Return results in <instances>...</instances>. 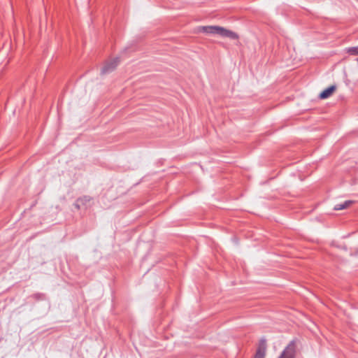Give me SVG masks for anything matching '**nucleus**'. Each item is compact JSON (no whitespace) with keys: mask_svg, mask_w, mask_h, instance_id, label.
<instances>
[{"mask_svg":"<svg viewBox=\"0 0 358 358\" xmlns=\"http://www.w3.org/2000/svg\"><path fill=\"white\" fill-rule=\"evenodd\" d=\"M265 355L259 352H256L254 358H264Z\"/></svg>","mask_w":358,"mask_h":358,"instance_id":"10","label":"nucleus"},{"mask_svg":"<svg viewBox=\"0 0 358 358\" xmlns=\"http://www.w3.org/2000/svg\"><path fill=\"white\" fill-rule=\"evenodd\" d=\"M353 203V201L348 200L345 201L343 203H338L334 206V210H341L345 208H348Z\"/></svg>","mask_w":358,"mask_h":358,"instance_id":"5","label":"nucleus"},{"mask_svg":"<svg viewBox=\"0 0 358 358\" xmlns=\"http://www.w3.org/2000/svg\"><path fill=\"white\" fill-rule=\"evenodd\" d=\"M119 58L116 57L105 63L103 68L101 69V74H107L115 69L119 64Z\"/></svg>","mask_w":358,"mask_h":358,"instance_id":"3","label":"nucleus"},{"mask_svg":"<svg viewBox=\"0 0 358 358\" xmlns=\"http://www.w3.org/2000/svg\"><path fill=\"white\" fill-rule=\"evenodd\" d=\"M31 297L36 300H43L45 298V296L44 294L42 293H36L34 294Z\"/></svg>","mask_w":358,"mask_h":358,"instance_id":"9","label":"nucleus"},{"mask_svg":"<svg viewBox=\"0 0 358 358\" xmlns=\"http://www.w3.org/2000/svg\"><path fill=\"white\" fill-rule=\"evenodd\" d=\"M198 31L208 34H217L234 40L238 38L236 33L219 26H202L198 28Z\"/></svg>","mask_w":358,"mask_h":358,"instance_id":"1","label":"nucleus"},{"mask_svg":"<svg viewBox=\"0 0 358 358\" xmlns=\"http://www.w3.org/2000/svg\"><path fill=\"white\" fill-rule=\"evenodd\" d=\"M90 201V198L88 197V196H83L82 198H79L77 199L76 203H75V206L78 208V209H80V203H84V202H87V201Z\"/></svg>","mask_w":358,"mask_h":358,"instance_id":"7","label":"nucleus"},{"mask_svg":"<svg viewBox=\"0 0 358 358\" xmlns=\"http://www.w3.org/2000/svg\"><path fill=\"white\" fill-rule=\"evenodd\" d=\"M266 339L262 338L259 341V347L256 352L262 353V355H266Z\"/></svg>","mask_w":358,"mask_h":358,"instance_id":"6","label":"nucleus"},{"mask_svg":"<svg viewBox=\"0 0 358 358\" xmlns=\"http://www.w3.org/2000/svg\"><path fill=\"white\" fill-rule=\"evenodd\" d=\"M296 352V341H292L282 352L278 358H294Z\"/></svg>","mask_w":358,"mask_h":358,"instance_id":"2","label":"nucleus"},{"mask_svg":"<svg viewBox=\"0 0 358 358\" xmlns=\"http://www.w3.org/2000/svg\"><path fill=\"white\" fill-rule=\"evenodd\" d=\"M336 85H331L324 90H323L319 95L320 99H325L329 98L336 90Z\"/></svg>","mask_w":358,"mask_h":358,"instance_id":"4","label":"nucleus"},{"mask_svg":"<svg viewBox=\"0 0 358 358\" xmlns=\"http://www.w3.org/2000/svg\"><path fill=\"white\" fill-rule=\"evenodd\" d=\"M347 52L352 55H358V47H351L348 48Z\"/></svg>","mask_w":358,"mask_h":358,"instance_id":"8","label":"nucleus"}]
</instances>
